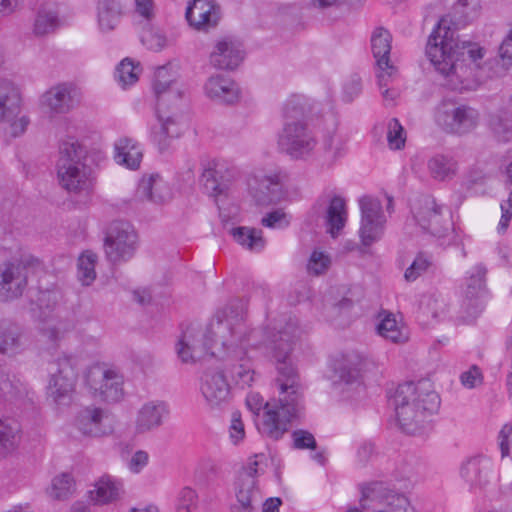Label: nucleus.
I'll list each match as a JSON object with an SVG mask.
<instances>
[{
    "label": "nucleus",
    "mask_w": 512,
    "mask_h": 512,
    "mask_svg": "<svg viewBox=\"0 0 512 512\" xmlns=\"http://www.w3.org/2000/svg\"><path fill=\"white\" fill-rule=\"evenodd\" d=\"M280 338L281 344L275 340L271 342L278 372L275 381L279 387V398L266 403L258 393H251L246 398V405L253 414L259 415L264 409L262 422L257 424L258 430L273 440L282 438L289 430L290 423L299 419L305 408L299 375L291 358L292 337L284 333Z\"/></svg>",
    "instance_id": "nucleus-1"
},
{
    "label": "nucleus",
    "mask_w": 512,
    "mask_h": 512,
    "mask_svg": "<svg viewBox=\"0 0 512 512\" xmlns=\"http://www.w3.org/2000/svg\"><path fill=\"white\" fill-rule=\"evenodd\" d=\"M247 305L243 299L230 301L218 311L206 330L188 326L176 343V353L183 363H195L206 357L224 359L230 351L246 343Z\"/></svg>",
    "instance_id": "nucleus-2"
},
{
    "label": "nucleus",
    "mask_w": 512,
    "mask_h": 512,
    "mask_svg": "<svg viewBox=\"0 0 512 512\" xmlns=\"http://www.w3.org/2000/svg\"><path fill=\"white\" fill-rule=\"evenodd\" d=\"M104 159V154L86 146L74 136H66L59 144L57 176L68 192L88 193L94 183V166Z\"/></svg>",
    "instance_id": "nucleus-3"
},
{
    "label": "nucleus",
    "mask_w": 512,
    "mask_h": 512,
    "mask_svg": "<svg viewBox=\"0 0 512 512\" xmlns=\"http://www.w3.org/2000/svg\"><path fill=\"white\" fill-rule=\"evenodd\" d=\"M396 416L401 429L411 435L419 433L428 418L440 406V398L429 379L400 384L394 395Z\"/></svg>",
    "instance_id": "nucleus-4"
},
{
    "label": "nucleus",
    "mask_w": 512,
    "mask_h": 512,
    "mask_svg": "<svg viewBox=\"0 0 512 512\" xmlns=\"http://www.w3.org/2000/svg\"><path fill=\"white\" fill-rule=\"evenodd\" d=\"M478 42L450 34V89L474 90L491 77L493 60Z\"/></svg>",
    "instance_id": "nucleus-5"
},
{
    "label": "nucleus",
    "mask_w": 512,
    "mask_h": 512,
    "mask_svg": "<svg viewBox=\"0 0 512 512\" xmlns=\"http://www.w3.org/2000/svg\"><path fill=\"white\" fill-rule=\"evenodd\" d=\"M284 333L290 335L292 337V341L294 340V336L287 328L274 333L270 330L262 331L250 329L247 325L246 343L238 346L237 352L230 351L227 353L223 359L236 361V363L231 364V366L228 368L231 380L236 386L242 389L250 387L256 379V372L254 370L253 364L251 360L246 357L247 350L249 348H261L262 346H265L273 358L271 342L275 340L277 344H281L282 341L280 337Z\"/></svg>",
    "instance_id": "nucleus-6"
},
{
    "label": "nucleus",
    "mask_w": 512,
    "mask_h": 512,
    "mask_svg": "<svg viewBox=\"0 0 512 512\" xmlns=\"http://www.w3.org/2000/svg\"><path fill=\"white\" fill-rule=\"evenodd\" d=\"M277 145L292 160H308L315 154L318 138L307 121L288 120L278 132Z\"/></svg>",
    "instance_id": "nucleus-7"
},
{
    "label": "nucleus",
    "mask_w": 512,
    "mask_h": 512,
    "mask_svg": "<svg viewBox=\"0 0 512 512\" xmlns=\"http://www.w3.org/2000/svg\"><path fill=\"white\" fill-rule=\"evenodd\" d=\"M486 274L487 269L482 264L473 266L467 272L458 316V320L463 324L473 323L486 307L489 300Z\"/></svg>",
    "instance_id": "nucleus-8"
},
{
    "label": "nucleus",
    "mask_w": 512,
    "mask_h": 512,
    "mask_svg": "<svg viewBox=\"0 0 512 512\" xmlns=\"http://www.w3.org/2000/svg\"><path fill=\"white\" fill-rule=\"evenodd\" d=\"M79 372V359L74 355L63 354L50 363V379L47 396L57 405L69 404L75 391Z\"/></svg>",
    "instance_id": "nucleus-9"
},
{
    "label": "nucleus",
    "mask_w": 512,
    "mask_h": 512,
    "mask_svg": "<svg viewBox=\"0 0 512 512\" xmlns=\"http://www.w3.org/2000/svg\"><path fill=\"white\" fill-rule=\"evenodd\" d=\"M360 506L371 512H407L410 502L401 493L389 489L382 482H372L362 487Z\"/></svg>",
    "instance_id": "nucleus-10"
},
{
    "label": "nucleus",
    "mask_w": 512,
    "mask_h": 512,
    "mask_svg": "<svg viewBox=\"0 0 512 512\" xmlns=\"http://www.w3.org/2000/svg\"><path fill=\"white\" fill-rule=\"evenodd\" d=\"M258 462L251 461L238 474L234 483L235 501L230 512H256L262 496L258 487Z\"/></svg>",
    "instance_id": "nucleus-11"
},
{
    "label": "nucleus",
    "mask_w": 512,
    "mask_h": 512,
    "mask_svg": "<svg viewBox=\"0 0 512 512\" xmlns=\"http://www.w3.org/2000/svg\"><path fill=\"white\" fill-rule=\"evenodd\" d=\"M286 172L281 169H259L248 179L251 196L258 205H270L281 200Z\"/></svg>",
    "instance_id": "nucleus-12"
},
{
    "label": "nucleus",
    "mask_w": 512,
    "mask_h": 512,
    "mask_svg": "<svg viewBox=\"0 0 512 512\" xmlns=\"http://www.w3.org/2000/svg\"><path fill=\"white\" fill-rule=\"evenodd\" d=\"M138 246L134 227L126 221H114L107 230L105 252L112 262L126 261L133 257Z\"/></svg>",
    "instance_id": "nucleus-13"
},
{
    "label": "nucleus",
    "mask_w": 512,
    "mask_h": 512,
    "mask_svg": "<svg viewBox=\"0 0 512 512\" xmlns=\"http://www.w3.org/2000/svg\"><path fill=\"white\" fill-rule=\"evenodd\" d=\"M361 211L360 228L358 231L362 245L369 247L381 240L386 217L383 213L380 200L371 196H363L359 199Z\"/></svg>",
    "instance_id": "nucleus-14"
},
{
    "label": "nucleus",
    "mask_w": 512,
    "mask_h": 512,
    "mask_svg": "<svg viewBox=\"0 0 512 512\" xmlns=\"http://www.w3.org/2000/svg\"><path fill=\"white\" fill-rule=\"evenodd\" d=\"M85 379L94 396L103 401L117 402L123 396V377L114 369L94 365L88 369Z\"/></svg>",
    "instance_id": "nucleus-15"
},
{
    "label": "nucleus",
    "mask_w": 512,
    "mask_h": 512,
    "mask_svg": "<svg viewBox=\"0 0 512 512\" xmlns=\"http://www.w3.org/2000/svg\"><path fill=\"white\" fill-rule=\"evenodd\" d=\"M314 209L316 213H322L326 232L337 238L348 220L346 200L333 191H325L316 200Z\"/></svg>",
    "instance_id": "nucleus-16"
},
{
    "label": "nucleus",
    "mask_w": 512,
    "mask_h": 512,
    "mask_svg": "<svg viewBox=\"0 0 512 512\" xmlns=\"http://www.w3.org/2000/svg\"><path fill=\"white\" fill-rule=\"evenodd\" d=\"M28 284L27 264L19 260L0 264V302H10L21 297Z\"/></svg>",
    "instance_id": "nucleus-17"
},
{
    "label": "nucleus",
    "mask_w": 512,
    "mask_h": 512,
    "mask_svg": "<svg viewBox=\"0 0 512 512\" xmlns=\"http://www.w3.org/2000/svg\"><path fill=\"white\" fill-rule=\"evenodd\" d=\"M371 50L379 69L378 84L387 85L389 79L397 75L398 69L390 62L392 35L383 28L377 27L371 35Z\"/></svg>",
    "instance_id": "nucleus-18"
},
{
    "label": "nucleus",
    "mask_w": 512,
    "mask_h": 512,
    "mask_svg": "<svg viewBox=\"0 0 512 512\" xmlns=\"http://www.w3.org/2000/svg\"><path fill=\"white\" fill-rule=\"evenodd\" d=\"M158 124L150 131V141L160 153L171 148L173 140L181 134V127L175 113H171L162 104L156 107Z\"/></svg>",
    "instance_id": "nucleus-19"
},
{
    "label": "nucleus",
    "mask_w": 512,
    "mask_h": 512,
    "mask_svg": "<svg viewBox=\"0 0 512 512\" xmlns=\"http://www.w3.org/2000/svg\"><path fill=\"white\" fill-rule=\"evenodd\" d=\"M448 23L441 17L431 32L426 45V56L431 65L444 77L448 76Z\"/></svg>",
    "instance_id": "nucleus-20"
},
{
    "label": "nucleus",
    "mask_w": 512,
    "mask_h": 512,
    "mask_svg": "<svg viewBox=\"0 0 512 512\" xmlns=\"http://www.w3.org/2000/svg\"><path fill=\"white\" fill-rule=\"evenodd\" d=\"M200 391L211 409L222 408L230 399V386L222 371L204 372L201 377Z\"/></svg>",
    "instance_id": "nucleus-21"
},
{
    "label": "nucleus",
    "mask_w": 512,
    "mask_h": 512,
    "mask_svg": "<svg viewBox=\"0 0 512 512\" xmlns=\"http://www.w3.org/2000/svg\"><path fill=\"white\" fill-rule=\"evenodd\" d=\"M185 17L196 30L208 31L217 26L221 7L214 0H192L186 8Z\"/></svg>",
    "instance_id": "nucleus-22"
},
{
    "label": "nucleus",
    "mask_w": 512,
    "mask_h": 512,
    "mask_svg": "<svg viewBox=\"0 0 512 512\" xmlns=\"http://www.w3.org/2000/svg\"><path fill=\"white\" fill-rule=\"evenodd\" d=\"M41 101L51 112L65 114L78 104L79 91L71 83H61L46 91Z\"/></svg>",
    "instance_id": "nucleus-23"
},
{
    "label": "nucleus",
    "mask_w": 512,
    "mask_h": 512,
    "mask_svg": "<svg viewBox=\"0 0 512 512\" xmlns=\"http://www.w3.org/2000/svg\"><path fill=\"white\" fill-rule=\"evenodd\" d=\"M205 95L219 104L232 105L239 101L241 91L239 85L230 77L215 74L204 84Z\"/></svg>",
    "instance_id": "nucleus-24"
},
{
    "label": "nucleus",
    "mask_w": 512,
    "mask_h": 512,
    "mask_svg": "<svg viewBox=\"0 0 512 512\" xmlns=\"http://www.w3.org/2000/svg\"><path fill=\"white\" fill-rule=\"evenodd\" d=\"M243 59L244 52L241 43L228 37L216 42L209 57L210 64L222 70L235 69Z\"/></svg>",
    "instance_id": "nucleus-25"
},
{
    "label": "nucleus",
    "mask_w": 512,
    "mask_h": 512,
    "mask_svg": "<svg viewBox=\"0 0 512 512\" xmlns=\"http://www.w3.org/2000/svg\"><path fill=\"white\" fill-rule=\"evenodd\" d=\"M106 418L107 414L102 408L88 406L78 412L75 426L85 436L99 437L107 433L104 424Z\"/></svg>",
    "instance_id": "nucleus-26"
},
{
    "label": "nucleus",
    "mask_w": 512,
    "mask_h": 512,
    "mask_svg": "<svg viewBox=\"0 0 512 512\" xmlns=\"http://www.w3.org/2000/svg\"><path fill=\"white\" fill-rule=\"evenodd\" d=\"M169 413L168 407L162 401H150L139 410L135 428L138 433H145L159 427Z\"/></svg>",
    "instance_id": "nucleus-27"
},
{
    "label": "nucleus",
    "mask_w": 512,
    "mask_h": 512,
    "mask_svg": "<svg viewBox=\"0 0 512 512\" xmlns=\"http://www.w3.org/2000/svg\"><path fill=\"white\" fill-rule=\"evenodd\" d=\"M137 196L155 204H163L171 198V191L158 174L143 177L137 188Z\"/></svg>",
    "instance_id": "nucleus-28"
},
{
    "label": "nucleus",
    "mask_w": 512,
    "mask_h": 512,
    "mask_svg": "<svg viewBox=\"0 0 512 512\" xmlns=\"http://www.w3.org/2000/svg\"><path fill=\"white\" fill-rule=\"evenodd\" d=\"M21 97L19 90L13 82L0 79V123L11 121L18 116Z\"/></svg>",
    "instance_id": "nucleus-29"
},
{
    "label": "nucleus",
    "mask_w": 512,
    "mask_h": 512,
    "mask_svg": "<svg viewBox=\"0 0 512 512\" xmlns=\"http://www.w3.org/2000/svg\"><path fill=\"white\" fill-rule=\"evenodd\" d=\"M229 233L238 245L249 252L260 253L266 247L267 242L261 229L249 226H237L231 228Z\"/></svg>",
    "instance_id": "nucleus-30"
},
{
    "label": "nucleus",
    "mask_w": 512,
    "mask_h": 512,
    "mask_svg": "<svg viewBox=\"0 0 512 512\" xmlns=\"http://www.w3.org/2000/svg\"><path fill=\"white\" fill-rule=\"evenodd\" d=\"M142 157V149L135 140L124 137L116 141L114 159L119 165L135 170L139 168Z\"/></svg>",
    "instance_id": "nucleus-31"
},
{
    "label": "nucleus",
    "mask_w": 512,
    "mask_h": 512,
    "mask_svg": "<svg viewBox=\"0 0 512 512\" xmlns=\"http://www.w3.org/2000/svg\"><path fill=\"white\" fill-rule=\"evenodd\" d=\"M364 365L365 358L359 352L351 351L342 356L335 372L340 381L352 384L359 381Z\"/></svg>",
    "instance_id": "nucleus-32"
},
{
    "label": "nucleus",
    "mask_w": 512,
    "mask_h": 512,
    "mask_svg": "<svg viewBox=\"0 0 512 512\" xmlns=\"http://www.w3.org/2000/svg\"><path fill=\"white\" fill-rule=\"evenodd\" d=\"M490 463L483 457L466 460L461 468V477L472 486H485L489 482Z\"/></svg>",
    "instance_id": "nucleus-33"
},
{
    "label": "nucleus",
    "mask_w": 512,
    "mask_h": 512,
    "mask_svg": "<svg viewBox=\"0 0 512 512\" xmlns=\"http://www.w3.org/2000/svg\"><path fill=\"white\" fill-rule=\"evenodd\" d=\"M321 148L324 160L329 165L334 164L347 153V137L336 130L328 131L322 138Z\"/></svg>",
    "instance_id": "nucleus-34"
},
{
    "label": "nucleus",
    "mask_w": 512,
    "mask_h": 512,
    "mask_svg": "<svg viewBox=\"0 0 512 512\" xmlns=\"http://www.w3.org/2000/svg\"><path fill=\"white\" fill-rule=\"evenodd\" d=\"M121 15V0H99L97 6V17L101 31H112L119 23Z\"/></svg>",
    "instance_id": "nucleus-35"
},
{
    "label": "nucleus",
    "mask_w": 512,
    "mask_h": 512,
    "mask_svg": "<svg viewBox=\"0 0 512 512\" xmlns=\"http://www.w3.org/2000/svg\"><path fill=\"white\" fill-rule=\"evenodd\" d=\"M122 492V483L111 476H102L90 491L91 498L98 504H106L117 500Z\"/></svg>",
    "instance_id": "nucleus-36"
},
{
    "label": "nucleus",
    "mask_w": 512,
    "mask_h": 512,
    "mask_svg": "<svg viewBox=\"0 0 512 512\" xmlns=\"http://www.w3.org/2000/svg\"><path fill=\"white\" fill-rule=\"evenodd\" d=\"M175 82L169 77L168 69L164 66L159 67L155 72L154 91L157 96V106L162 104L166 107V102L180 97L178 89L174 88Z\"/></svg>",
    "instance_id": "nucleus-37"
},
{
    "label": "nucleus",
    "mask_w": 512,
    "mask_h": 512,
    "mask_svg": "<svg viewBox=\"0 0 512 512\" xmlns=\"http://www.w3.org/2000/svg\"><path fill=\"white\" fill-rule=\"evenodd\" d=\"M476 17L475 0H455L450 11V29L464 28Z\"/></svg>",
    "instance_id": "nucleus-38"
},
{
    "label": "nucleus",
    "mask_w": 512,
    "mask_h": 512,
    "mask_svg": "<svg viewBox=\"0 0 512 512\" xmlns=\"http://www.w3.org/2000/svg\"><path fill=\"white\" fill-rule=\"evenodd\" d=\"M22 330L16 324H7L0 328V352L13 355L18 353L22 347Z\"/></svg>",
    "instance_id": "nucleus-39"
},
{
    "label": "nucleus",
    "mask_w": 512,
    "mask_h": 512,
    "mask_svg": "<svg viewBox=\"0 0 512 512\" xmlns=\"http://www.w3.org/2000/svg\"><path fill=\"white\" fill-rule=\"evenodd\" d=\"M201 181L207 192L215 196L225 193L229 187V179L223 175L222 167L216 164L204 169Z\"/></svg>",
    "instance_id": "nucleus-40"
},
{
    "label": "nucleus",
    "mask_w": 512,
    "mask_h": 512,
    "mask_svg": "<svg viewBox=\"0 0 512 512\" xmlns=\"http://www.w3.org/2000/svg\"><path fill=\"white\" fill-rule=\"evenodd\" d=\"M478 113L468 106H460L453 113V120L450 123V132L464 134L471 131L477 124Z\"/></svg>",
    "instance_id": "nucleus-41"
},
{
    "label": "nucleus",
    "mask_w": 512,
    "mask_h": 512,
    "mask_svg": "<svg viewBox=\"0 0 512 512\" xmlns=\"http://www.w3.org/2000/svg\"><path fill=\"white\" fill-rule=\"evenodd\" d=\"M377 332L380 336L392 343H404L408 340L405 328L397 322L392 313H387L377 325Z\"/></svg>",
    "instance_id": "nucleus-42"
},
{
    "label": "nucleus",
    "mask_w": 512,
    "mask_h": 512,
    "mask_svg": "<svg viewBox=\"0 0 512 512\" xmlns=\"http://www.w3.org/2000/svg\"><path fill=\"white\" fill-rule=\"evenodd\" d=\"M20 426L15 420H0V457L12 452L18 445Z\"/></svg>",
    "instance_id": "nucleus-43"
},
{
    "label": "nucleus",
    "mask_w": 512,
    "mask_h": 512,
    "mask_svg": "<svg viewBox=\"0 0 512 512\" xmlns=\"http://www.w3.org/2000/svg\"><path fill=\"white\" fill-rule=\"evenodd\" d=\"M59 27L58 13L49 6H42L36 15L33 32L37 36L53 33Z\"/></svg>",
    "instance_id": "nucleus-44"
},
{
    "label": "nucleus",
    "mask_w": 512,
    "mask_h": 512,
    "mask_svg": "<svg viewBox=\"0 0 512 512\" xmlns=\"http://www.w3.org/2000/svg\"><path fill=\"white\" fill-rule=\"evenodd\" d=\"M308 99L304 95L293 94L286 99L282 107L284 121L304 120L303 117L310 112Z\"/></svg>",
    "instance_id": "nucleus-45"
},
{
    "label": "nucleus",
    "mask_w": 512,
    "mask_h": 512,
    "mask_svg": "<svg viewBox=\"0 0 512 512\" xmlns=\"http://www.w3.org/2000/svg\"><path fill=\"white\" fill-rule=\"evenodd\" d=\"M425 205L428 211L432 210L431 215L433 216V219H426L422 213L416 214V220L419 222L420 227L423 230L428 231L430 234L437 236V237H443L446 233V228L444 224H439V210L435 205V202L433 200L427 199L425 201Z\"/></svg>",
    "instance_id": "nucleus-46"
},
{
    "label": "nucleus",
    "mask_w": 512,
    "mask_h": 512,
    "mask_svg": "<svg viewBox=\"0 0 512 512\" xmlns=\"http://www.w3.org/2000/svg\"><path fill=\"white\" fill-rule=\"evenodd\" d=\"M97 256L96 254L87 251L83 253L78 259V279L85 285H90L96 278L95 264Z\"/></svg>",
    "instance_id": "nucleus-47"
},
{
    "label": "nucleus",
    "mask_w": 512,
    "mask_h": 512,
    "mask_svg": "<svg viewBox=\"0 0 512 512\" xmlns=\"http://www.w3.org/2000/svg\"><path fill=\"white\" fill-rule=\"evenodd\" d=\"M490 125L494 133L502 141H509L512 138V113L507 110L499 111L492 116Z\"/></svg>",
    "instance_id": "nucleus-48"
},
{
    "label": "nucleus",
    "mask_w": 512,
    "mask_h": 512,
    "mask_svg": "<svg viewBox=\"0 0 512 512\" xmlns=\"http://www.w3.org/2000/svg\"><path fill=\"white\" fill-rule=\"evenodd\" d=\"M74 491V482L69 474L63 473L56 476L48 490L50 497L56 500L67 499Z\"/></svg>",
    "instance_id": "nucleus-49"
},
{
    "label": "nucleus",
    "mask_w": 512,
    "mask_h": 512,
    "mask_svg": "<svg viewBox=\"0 0 512 512\" xmlns=\"http://www.w3.org/2000/svg\"><path fill=\"white\" fill-rule=\"evenodd\" d=\"M406 130L397 118H391L387 124V143L391 150H402L406 143Z\"/></svg>",
    "instance_id": "nucleus-50"
},
{
    "label": "nucleus",
    "mask_w": 512,
    "mask_h": 512,
    "mask_svg": "<svg viewBox=\"0 0 512 512\" xmlns=\"http://www.w3.org/2000/svg\"><path fill=\"white\" fill-rule=\"evenodd\" d=\"M139 75V66L132 60L125 58L116 68L115 78L122 87L132 85L137 82Z\"/></svg>",
    "instance_id": "nucleus-51"
},
{
    "label": "nucleus",
    "mask_w": 512,
    "mask_h": 512,
    "mask_svg": "<svg viewBox=\"0 0 512 512\" xmlns=\"http://www.w3.org/2000/svg\"><path fill=\"white\" fill-rule=\"evenodd\" d=\"M141 41L147 49L159 52L169 46V40L165 34L157 29H148L143 32Z\"/></svg>",
    "instance_id": "nucleus-52"
},
{
    "label": "nucleus",
    "mask_w": 512,
    "mask_h": 512,
    "mask_svg": "<svg viewBox=\"0 0 512 512\" xmlns=\"http://www.w3.org/2000/svg\"><path fill=\"white\" fill-rule=\"evenodd\" d=\"M430 176L437 181H444L448 176V158L443 153L434 154L427 163Z\"/></svg>",
    "instance_id": "nucleus-53"
},
{
    "label": "nucleus",
    "mask_w": 512,
    "mask_h": 512,
    "mask_svg": "<svg viewBox=\"0 0 512 512\" xmlns=\"http://www.w3.org/2000/svg\"><path fill=\"white\" fill-rule=\"evenodd\" d=\"M198 495L191 487H183L177 494L175 509L177 512H192L196 507Z\"/></svg>",
    "instance_id": "nucleus-54"
},
{
    "label": "nucleus",
    "mask_w": 512,
    "mask_h": 512,
    "mask_svg": "<svg viewBox=\"0 0 512 512\" xmlns=\"http://www.w3.org/2000/svg\"><path fill=\"white\" fill-rule=\"evenodd\" d=\"M331 265V258L323 251L314 250L309 258L307 270L310 274L321 275L325 273Z\"/></svg>",
    "instance_id": "nucleus-55"
},
{
    "label": "nucleus",
    "mask_w": 512,
    "mask_h": 512,
    "mask_svg": "<svg viewBox=\"0 0 512 512\" xmlns=\"http://www.w3.org/2000/svg\"><path fill=\"white\" fill-rule=\"evenodd\" d=\"M431 266V260L423 253H419L412 264L406 269L404 277L407 281H415Z\"/></svg>",
    "instance_id": "nucleus-56"
},
{
    "label": "nucleus",
    "mask_w": 512,
    "mask_h": 512,
    "mask_svg": "<svg viewBox=\"0 0 512 512\" xmlns=\"http://www.w3.org/2000/svg\"><path fill=\"white\" fill-rule=\"evenodd\" d=\"M261 224L270 229H284L289 226L290 217L282 209H276L267 213L261 219Z\"/></svg>",
    "instance_id": "nucleus-57"
},
{
    "label": "nucleus",
    "mask_w": 512,
    "mask_h": 512,
    "mask_svg": "<svg viewBox=\"0 0 512 512\" xmlns=\"http://www.w3.org/2000/svg\"><path fill=\"white\" fill-rule=\"evenodd\" d=\"M228 431L229 438L234 445L239 444L245 438L244 423L239 411L232 412Z\"/></svg>",
    "instance_id": "nucleus-58"
},
{
    "label": "nucleus",
    "mask_w": 512,
    "mask_h": 512,
    "mask_svg": "<svg viewBox=\"0 0 512 512\" xmlns=\"http://www.w3.org/2000/svg\"><path fill=\"white\" fill-rule=\"evenodd\" d=\"M293 446L296 449H311L314 450L317 447L315 437L312 433L306 430H295L292 433Z\"/></svg>",
    "instance_id": "nucleus-59"
},
{
    "label": "nucleus",
    "mask_w": 512,
    "mask_h": 512,
    "mask_svg": "<svg viewBox=\"0 0 512 512\" xmlns=\"http://www.w3.org/2000/svg\"><path fill=\"white\" fill-rule=\"evenodd\" d=\"M460 382L467 389L477 388L483 383L481 370L477 366L473 365L460 375Z\"/></svg>",
    "instance_id": "nucleus-60"
},
{
    "label": "nucleus",
    "mask_w": 512,
    "mask_h": 512,
    "mask_svg": "<svg viewBox=\"0 0 512 512\" xmlns=\"http://www.w3.org/2000/svg\"><path fill=\"white\" fill-rule=\"evenodd\" d=\"M362 92V81L357 75L351 76L343 85V99L352 102Z\"/></svg>",
    "instance_id": "nucleus-61"
},
{
    "label": "nucleus",
    "mask_w": 512,
    "mask_h": 512,
    "mask_svg": "<svg viewBox=\"0 0 512 512\" xmlns=\"http://www.w3.org/2000/svg\"><path fill=\"white\" fill-rule=\"evenodd\" d=\"M498 445L502 458L509 456L512 446V425L505 424L498 434Z\"/></svg>",
    "instance_id": "nucleus-62"
},
{
    "label": "nucleus",
    "mask_w": 512,
    "mask_h": 512,
    "mask_svg": "<svg viewBox=\"0 0 512 512\" xmlns=\"http://www.w3.org/2000/svg\"><path fill=\"white\" fill-rule=\"evenodd\" d=\"M433 119L435 124L444 132L448 127V102L443 98L440 103L434 108Z\"/></svg>",
    "instance_id": "nucleus-63"
},
{
    "label": "nucleus",
    "mask_w": 512,
    "mask_h": 512,
    "mask_svg": "<svg viewBox=\"0 0 512 512\" xmlns=\"http://www.w3.org/2000/svg\"><path fill=\"white\" fill-rule=\"evenodd\" d=\"M499 56L506 65L512 66V28L500 45Z\"/></svg>",
    "instance_id": "nucleus-64"
}]
</instances>
